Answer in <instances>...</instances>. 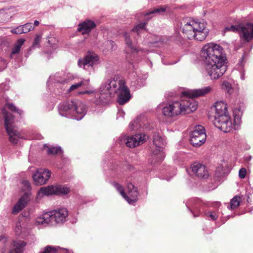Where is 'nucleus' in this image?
Returning <instances> with one entry per match:
<instances>
[{
  "label": "nucleus",
  "instance_id": "38",
  "mask_svg": "<svg viewBox=\"0 0 253 253\" xmlns=\"http://www.w3.org/2000/svg\"><path fill=\"white\" fill-rule=\"evenodd\" d=\"M61 148L59 146L51 147L48 148L47 153L48 154H55L62 153Z\"/></svg>",
  "mask_w": 253,
  "mask_h": 253
},
{
  "label": "nucleus",
  "instance_id": "12",
  "mask_svg": "<svg viewBox=\"0 0 253 253\" xmlns=\"http://www.w3.org/2000/svg\"><path fill=\"white\" fill-rule=\"evenodd\" d=\"M113 185L129 204H133L137 201L138 192L137 188L134 187V185L131 183H128L127 184V194H125L124 188L120 184L114 182Z\"/></svg>",
  "mask_w": 253,
  "mask_h": 253
},
{
  "label": "nucleus",
  "instance_id": "50",
  "mask_svg": "<svg viewBox=\"0 0 253 253\" xmlns=\"http://www.w3.org/2000/svg\"><path fill=\"white\" fill-rule=\"evenodd\" d=\"M221 204L219 202H216L212 204V207L214 208H218L220 206Z\"/></svg>",
  "mask_w": 253,
  "mask_h": 253
},
{
  "label": "nucleus",
  "instance_id": "37",
  "mask_svg": "<svg viewBox=\"0 0 253 253\" xmlns=\"http://www.w3.org/2000/svg\"><path fill=\"white\" fill-rule=\"evenodd\" d=\"M23 34L27 33L34 29V27L32 23H27L22 25Z\"/></svg>",
  "mask_w": 253,
  "mask_h": 253
},
{
  "label": "nucleus",
  "instance_id": "29",
  "mask_svg": "<svg viewBox=\"0 0 253 253\" xmlns=\"http://www.w3.org/2000/svg\"><path fill=\"white\" fill-rule=\"evenodd\" d=\"M41 40H42V35H38V34L36 35V37H35V38L33 42L32 46L31 47H30L28 50L27 53L26 55V57H27L28 56H29L31 52L35 47L39 46V43L41 42Z\"/></svg>",
  "mask_w": 253,
  "mask_h": 253
},
{
  "label": "nucleus",
  "instance_id": "25",
  "mask_svg": "<svg viewBox=\"0 0 253 253\" xmlns=\"http://www.w3.org/2000/svg\"><path fill=\"white\" fill-rule=\"evenodd\" d=\"M25 42V39H19L14 44L13 46L11 48V52L10 55L11 58L15 59L18 58L20 49Z\"/></svg>",
  "mask_w": 253,
  "mask_h": 253
},
{
  "label": "nucleus",
  "instance_id": "40",
  "mask_svg": "<svg viewBox=\"0 0 253 253\" xmlns=\"http://www.w3.org/2000/svg\"><path fill=\"white\" fill-rule=\"evenodd\" d=\"M221 87L222 89L226 91L228 93H230L232 88L231 84L227 81L223 82Z\"/></svg>",
  "mask_w": 253,
  "mask_h": 253
},
{
  "label": "nucleus",
  "instance_id": "56",
  "mask_svg": "<svg viewBox=\"0 0 253 253\" xmlns=\"http://www.w3.org/2000/svg\"><path fill=\"white\" fill-rule=\"evenodd\" d=\"M166 179L168 180V181H169V178H166Z\"/></svg>",
  "mask_w": 253,
  "mask_h": 253
},
{
  "label": "nucleus",
  "instance_id": "52",
  "mask_svg": "<svg viewBox=\"0 0 253 253\" xmlns=\"http://www.w3.org/2000/svg\"><path fill=\"white\" fill-rule=\"evenodd\" d=\"M39 23H39V21H38V20H35V21H34V25H35V26H38V25H39Z\"/></svg>",
  "mask_w": 253,
  "mask_h": 253
},
{
  "label": "nucleus",
  "instance_id": "51",
  "mask_svg": "<svg viewBox=\"0 0 253 253\" xmlns=\"http://www.w3.org/2000/svg\"><path fill=\"white\" fill-rule=\"evenodd\" d=\"M162 62L165 65H173L174 64H175L177 62H165L164 60H162Z\"/></svg>",
  "mask_w": 253,
  "mask_h": 253
},
{
  "label": "nucleus",
  "instance_id": "42",
  "mask_svg": "<svg viewBox=\"0 0 253 253\" xmlns=\"http://www.w3.org/2000/svg\"><path fill=\"white\" fill-rule=\"evenodd\" d=\"M7 66V61L0 57V72L4 70Z\"/></svg>",
  "mask_w": 253,
  "mask_h": 253
},
{
  "label": "nucleus",
  "instance_id": "28",
  "mask_svg": "<svg viewBox=\"0 0 253 253\" xmlns=\"http://www.w3.org/2000/svg\"><path fill=\"white\" fill-rule=\"evenodd\" d=\"M47 42L48 46L51 47L55 48L58 42V40L57 37L53 34H50L46 37Z\"/></svg>",
  "mask_w": 253,
  "mask_h": 253
},
{
  "label": "nucleus",
  "instance_id": "39",
  "mask_svg": "<svg viewBox=\"0 0 253 253\" xmlns=\"http://www.w3.org/2000/svg\"><path fill=\"white\" fill-rule=\"evenodd\" d=\"M6 107L11 111H14L17 113L19 115H22L23 113L21 110L18 109L12 103L6 104Z\"/></svg>",
  "mask_w": 253,
  "mask_h": 253
},
{
  "label": "nucleus",
  "instance_id": "45",
  "mask_svg": "<svg viewBox=\"0 0 253 253\" xmlns=\"http://www.w3.org/2000/svg\"><path fill=\"white\" fill-rule=\"evenodd\" d=\"M105 44L108 46V48L112 49L114 45V42L113 41L109 40L105 42Z\"/></svg>",
  "mask_w": 253,
  "mask_h": 253
},
{
  "label": "nucleus",
  "instance_id": "26",
  "mask_svg": "<svg viewBox=\"0 0 253 253\" xmlns=\"http://www.w3.org/2000/svg\"><path fill=\"white\" fill-rule=\"evenodd\" d=\"M15 232L17 235L24 237L28 233L26 224L22 219L19 220L16 224Z\"/></svg>",
  "mask_w": 253,
  "mask_h": 253
},
{
  "label": "nucleus",
  "instance_id": "48",
  "mask_svg": "<svg viewBox=\"0 0 253 253\" xmlns=\"http://www.w3.org/2000/svg\"><path fill=\"white\" fill-rule=\"evenodd\" d=\"M8 87L6 86V85L4 84H0V91H1L2 90H7V89H8Z\"/></svg>",
  "mask_w": 253,
  "mask_h": 253
},
{
  "label": "nucleus",
  "instance_id": "20",
  "mask_svg": "<svg viewBox=\"0 0 253 253\" xmlns=\"http://www.w3.org/2000/svg\"><path fill=\"white\" fill-rule=\"evenodd\" d=\"M187 207L193 213L194 217H197L200 213L201 201L197 198L189 200L186 204Z\"/></svg>",
  "mask_w": 253,
  "mask_h": 253
},
{
  "label": "nucleus",
  "instance_id": "44",
  "mask_svg": "<svg viewBox=\"0 0 253 253\" xmlns=\"http://www.w3.org/2000/svg\"><path fill=\"white\" fill-rule=\"evenodd\" d=\"M223 168L222 166H219L217 168L215 172L218 176H221L224 174L225 172L223 170Z\"/></svg>",
  "mask_w": 253,
  "mask_h": 253
},
{
  "label": "nucleus",
  "instance_id": "9",
  "mask_svg": "<svg viewBox=\"0 0 253 253\" xmlns=\"http://www.w3.org/2000/svg\"><path fill=\"white\" fill-rule=\"evenodd\" d=\"M146 24V22L141 23L133 28L130 32L124 33L126 44L130 51L132 52H144V49L138 48L137 47V40L135 35L136 34L138 36L140 33V30H142L144 28Z\"/></svg>",
  "mask_w": 253,
  "mask_h": 253
},
{
  "label": "nucleus",
  "instance_id": "34",
  "mask_svg": "<svg viewBox=\"0 0 253 253\" xmlns=\"http://www.w3.org/2000/svg\"><path fill=\"white\" fill-rule=\"evenodd\" d=\"M244 57H245V56L243 55L242 56V59L239 61V62L238 64V69L240 70V73H241L240 78L242 80H244L245 79L244 70H243V67L244 66Z\"/></svg>",
  "mask_w": 253,
  "mask_h": 253
},
{
  "label": "nucleus",
  "instance_id": "5",
  "mask_svg": "<svg viewBox=\"0 0 253 253\" xmlns=\"http://www.w3.org/2000/svg\"><path fill=\"white\" fill-rule=\"evenodd\" d=\"M60 116L78 121L82 120L86 114L85 105L80 101H70L60 103L58 106Z\"/></svg>",
  "mask_w": 253,
  "mask_h": 253
},
{
  "label": "nucleus",
  "instance_id": "32",
  "mask_svg": "<svg viewBox=\"0 0 253 253\" xmlns=\"http://www.w3.org/2000/svg\"><path fill=\"white\" fill-rule=\"evenodd\" d=\"M89 83L88 80H83L78 83L74 84L71 85L67 89L68 92H71L82 85H85L88 84Z\"/></svg>",
  "mask_w": 253,
  "mask_h": 253
},
{
  "label": "nucleus",
  "instance_id": "16",
  "mask_svg": "<svg viewBox=\"0 0 253 253\" xmlns=\"http://www.w3.org/2000/svg\"><path fill=\"white\" fill-rule=\"evenodd\" d=\"M98 61L99 57L96 54L88 51L84 58L79 60L78 65L85 70H89L94 65L98 64Z\"/></svg>",
  "mask_w": 253,
  "mask_h": 253
},
{
  "label": "nucleus",
  "instance_id": "7",
  "mask_svg": "<svg viewBox=\"0 0 253 253\" xmlns=\"http://www.w3.org/2000/svg\"><path fill=\"white\" fill-rule=\"evenodd\" d=\"M242 114L240 110L235 109L233 111L234 124H232L229 115H227L214 119L213 124L215 127L225 133L231 131L232 129L237 130L241 123Z\"/></svg>",
  "mask_w": 253,
  "mask_h": 253
},
{
  "label": "nucleus",
  "instance_id": "46",
  "mask_svg": "<svg viewBox=\"0 0 253 253\" xmlns=\"http://www.w3.org/2000/svg\"><path fill=\"white\" fill-rule=\"evenodd\" d=\"M6 242V239L3 236H0V246L4 245Z\"/></svg>",
  "mask_w": 253,
  "mask_h": 253
},
{
  "label": "nucleus",
  "instance_id": "30",
  "mask_svg": "<svg viewBox=\"0 0 253 253\" xmlns=\"http://www.w3.org/2000/svg\"><path fill=\"white\" fill-rule=\"evenodd\" d=\"M218 210H209L205 211L204 212L205 216L207 218H210L211 220H215L219 216Z\"/></svg>",
  "mask_w": 253,
  "mask_h": 253
},
{
  "label": "nucleus",
  "instance_id": "19",
  "mask_svg": "<svg viewBox=\"0 0 253 253\" xmlns=\"http://www.w3.org/2000/svg\"><path fill=\"white\" fill-rule=\"evenodd\" d=\"M191 171L199 178H207L209 173L206 167L200 163H195L191 166Z\"/></svg>",
  "mask_w": 253,
  "mask_h": 253
},
{
  "label": "nucleus",
  "instance_id": "6",
  "mask_svg": "<svg viewBox=\"0 0 253 253\" xmlns=\"http://www.w3.org/2000/svg\"><path fill=\"white\" fill-rule=\"evenodd\" d=\"M1 111L3 115L4 126L8 136V140L13 144H17L19 140L24 139L25 137L15 125L13 115L7 112L5 108H3Z\"/></svg>",
  "mask_w": 253,
  "mask_h": 253
},
{
  "label": "nucleus",
  "instance_id": "15",
  "mask_svg": "<svg viewBox=\"0 0 253 253\" xmlns=\"http://www.w3.org/2000/svg\"><path fill=\"white\" fill-rule=\"evenodd\" d=\"M70 188L64 185H50L40 188L38 193L39 197L52 194L66 195L70 192Z\"/></svg>",
  "mask_w": 253,
  "mask_h": 253
},
{
  "label": "nucleus",
  "instance_id": "27",
  "mask_svg": "<svg viewBox=\"0 0 253 253\" xmlns=\"http://www.w3.org/2000/svg\"><path fill=\"white\" fill-rule=\"evenodd\" d=\"M26 245V243L23 241H15L13 242L14 249L10 250L9 253H22Z\"/></svg>",
  "mask_w": 253,
  "mask_h": 253
},
{
  "label": "nucleus",
  "instance_id": "54",
  "mask_svg": "<svg viewBox=\"0 0 253 253\" xmlns=\"http://www.w3.org/2000/svg\"><path fill=\"white\" fill-rule=\"evenodd\" d=\"M137 84H138V85L141 86V85L139 84V80H138L139 79V77H138V76H137Z\"/></svg>",
  "mask_w": 253,
  "mask_h": 253
},
{
  "label": "nucleus",
  "instance_id": "8",
  "mask_svg": "<svg viewBox=\"0 0 253 253\" xmlns=\"http://www.w3.org/2000/svg\"><path fill=\"white\" fill-rule=\"evenodd\" d=\"M68 211L65 208L59 209L57 210L51 211L44 213L37 218L36 224L46 226L50 224H63L67 219Z\"/></svg>",
  "mask_w": 253,
  "mask_h": 253
},
{
  "label": "nucleus",
  "instance_id": "36",
  "mask_svg": "<svg viewBox=\"0 0 253 253\" xmlns=\"http://www.w3.org/2000/svg\"><path fill=\"white\" fill-rule=\"evenodd\" d=\"M166 8L161 6L158 8H155L153 10H150L149 12L145 13V15H148L152 14H161L165 12Z\"/></svg>",
  "mask_w": 253,
  "mask_h": 253
},
{
  "label": "nucleus",
  "instance_id": "31",
  "mask_svg": "<svg viewBox=\"0 0 253 253\" xmlns=\"http://www.w3.org/2000/svg\"><path fill=\"white\" fill-rule=\"evenodd\" d=\"M11 17L10 12L7 10L1 9L0 10V23L9 21Z\"/></svg>",
  "mask_w": 253,
  "mask_h": 253
},
{
  "label": "nucleus",
  "instance_id": "33",
  "mask_svg": "<svg viewBox=\"0 0 253 253\" xmlns=\"http://www.w3.org/2000/svg\"><path fill=\"white\" fill-rule=\"evenodd\" d=\"M241 201V197L239 196H234L230 201V206H228L227 208L229 209L234 210L237 208L239 205Z\"/></svg>",
  "mask_w": 253,
  "mask_h": 253
},
{
  "label": "nucleus",
  "instance_id": "14",
  "mask_svg": "<svg viewBox=\"0 0 253 253\" xmlns=\"http://www.w3.org/2000/svg\"><path fill=\"white\" fill-rule=\"evenodd\" d=\"M206 137L204 127L197 126L190 134L189 141L194 147H198L205 142Z\"/></svg>",
  "mask_w": 253,
  "mask_h": 253
},
{
  "label": "nucleus",
  "instance_id": "13",
  "mask_svg": "<svg viewBox=\"0 0 253 253\" xmlns=\"http://www.w3.org/2000/svg\"><path fill=\"white\" fill-rule=\"evenodd\" d=\"M121 144H125L129 148H133L143 144L146 140V136L143 133H137L128 136L126 134L119 137Z\"/></svg>",
  "mask_w": 253,
  "mask_h": 253
},
{
  "label": "nucleus",
  "instance_id": "23",
  "mask_svg": "<svg viewBox=\"0 0 253 253\" xmlns=\"http://www.w3.org/2000/svg\"><path fill=\"white\" fill-rule=\"evenodd\" d=\"M67 80L62 78L61 74L58 73L54 75L51 76L49 78L47 81V84H57V87H60L61 84L62 85V90H64L67 88V85L66 84Z\"/></svg>",
  "mask_w": 253,
  "mask_h": 253
},
{
  "label": "nucleus",
  "instance_id": "18",
  "mask_svg": "<svg viewBox=\"0 0 253 253\" xmlns=\"http://www.w3.org/2000/svg\"><path fill=\"white\" fill-rule=\"evenodd\" d=\"M149 123L144 116H140L129 123V128L130 130L138 131L142 128L148 129Z\"/></svg>",
  "mask_w": 253,
  "mask_h": 253
},
{
  "label": "nucleus",
  "instance_id": "22",
  "mask_svg": "<svg viewBox=\"0 0 253 253\" xmlns=\"http://www.w3.org/2000/svg\"><path fill=\"white\" fill-rule=\"evenodd\" d=\"M213 109L215 111L214 119L223 115H228L227 110V104L222 101L216 102Z\"/></svg>",
  "mask_w": 253,
  "mask_h": 253
},
{
  "label": "nucleus",
  "instance_id": "2",
  "mask_svg": "<svg viewBox=\"0 0 253 253\" xmlns=\"http://www.w3.org/2000/svg\"><path fill=\"white\" fill-rule=\"evenodd\" d=\"M223 48L219 44L209 43L201 51L200 57L204 61L205 70L211 80L222 76L227 70L225 59L222 55Z\"/></svg>",
  "mask_w": 253,
  "mask_h": 253
},
{
  "label": "nucleus",
  "instance_id": "47",
  "mask_svg": "<svg viewBox=\"0 0 253 253\" xmlns=\"http://www.w3.org/2000/svg\"><path fill=\"white\" fill-rule=\"evenodd\" d=\"M22 184L25 186L26 189L29 190L30 187V183L27 180H23L22 181Z\"/></svg>",
  "mask_w": 253,
  "mask_h": 253
},
{
  "label": "nucleus",
  "instance_id": "53",
  "mask_svg": "<svg viewBox=\"0 0 253 253\" xmlns=\"http://www.w3.org/2000/svg\"><path fill=\"white\" fill-rule=\"evenodd\" d=\"M247 160V161H250L252 159V156H249L247 157L246 158Z\"/></svg>",
  "mask_w": 253,
  "mask_h": 253
},
{
  "label": "nucleus",
  "instance_id": "21",
  "mask_svg": "<svg viewBox=\"0 0 253 253\" xmlns=\"http://www.w3.org/2000/svg\"><path fill=\"white\" fill-rule=\"evenodd\" d=\"M29 200L30 194L28 193H25L13 207L12 213L13 214L18 213L26 207Z\"/></svg>",
  "mask_w": 253,
  "mask_h": 253
},
{
  "label": "nucleus",
  "instance_id": "35",
  "mask_svg": "<svg viewBox=\"0 0 253 253\" xmlns=\"http://www.w3.org/2000/svg\"><path fill=\"white\" fill-rule=\"evenodd\" d=\"M57 252V248L51 246H47L42 249L39 253H56Z\"/></svg>",
  "mask_w": 253,
  "mask_h": 253
},
{
  "label": "nucleus",
  "instance_id": "41",
  "mask_svg": "<svg viewBox=\"0 0 253 253\" xmlns=\"http://www.w3.org/2000/svg\"><path fill=\"white\" fill-rule=\"evenodd\" d=\"M11 33L13 34L20 35L23 34L22 25L17 26L16 28L12 29L11 30Z\"/></svg>",
  "mask_w": 253,
  "mask_h": 253
},
{
  "label": "nucleus",
  "instance_id": "4",
  "mask_svg": "<svg viewBox=\"0 0 253 253\" xmlns=\"http://www.w3.org/2000/svg\"><path fill=\"white\" fill-rule=\"evenodd\" d=\"M180 29L185 38L199 41L204 40L209 33L204 22L194 20L190 18H186L181 21Z\"/></svg>",
  "mask_w": 253,
  "mask_h": 253
},
{
  "label": "nucleus",
  "instance_id": "11",
  "mask_svg": "<svg viewBox=\"0 0 253 253\" xmlns=\"http://www.w3.org/2000/svg\"><path fill=\"white\" fill-rule=\"evenodd\" d=\"M153 144L155 148L152 150L151 163L155 164L161 162L164 159L165 155L163 152V147L166 143L159 134L155 133L153 135Z\"/></svg>",
  "mask_w": 253,
  "mask_h": 253
},
{
  "label": "nucleus",
  "instance_id": "49",
  "mask_svg": "<svg viewBox=\"0 0 253 253\" xmlns=\"http://www.w3.org/2000/svg\"><path fill=\"white\" fill-rule=\"evenodd\" d=\"M159 42V41H149V43H150L151 44H152L154 46H158V44H157Z\"/></svg>",
  "mask_w": 253,
  "mask_h": 253
},
{
  "label": "nucleus",
  "instance_id": "1",
  "mask_svg": "<svg viewBox=\"0 0 253 253\" xmlns=\"http://www.w3.org/2000/svg\"><path fill=\"white\" fill-rule=\"evenodd\" d=\"M79 93L87 94L91 97L93 96L94 99L93 101L96 104L101 103L104 99L115 94L117 95V102L121 105L126 103L131 98L129 89L126 85L125 81L118 78L108 79L102 84L99 91L95 90H85Z\"/></svg>",
  "mask_w": 253,
  "mask_h": 253
},
{
  "label": "nucleus",
  "instance_id": "24",
  "mask_svg": "<svg viewBox=\"0 0 253 253\" xmlns=\"http://www.w3.org/2000/svg\"><path fill=\"white\" fill-rule=\"evenodd\" d=\"M95 26L96 25L93 21L86 20L79 25L78 31L81 32L83 35L88 34Z\"/></svg>",
  "mask_w": 253,
  "mask_h": 253
},
{
  "label": "nucleus",
  "instance_id": "43",
  "mask_svg": "<svg viewBox=\"0 0 253 253\" xmlns=\"http://www.w3.org/2000/svg\"><path fill=\"white\" fill-rule=\"evenodd\" d=\"M247 170L244 168H241L239 171V176L240 178H244L246 175Z\"/></svg>",
  "mask_w": 253,
  "mask_h": 253
},
{
  "label": "nucleus",
  "instance_id": "17",
  "mask_svg": "<svg viewBox=\"0 0 253 253\" xmlns=\"http://www.w3.org/2000/svg\"><path fill=\"white\" fill-rule=\"evenodd\" d=\"M51 172L46 169H38L33 174V178L36 185H41L46 183L50 177Z\"/></svg>",
  "mask_w": 253,
  "mask_h": 253
},
{
  "label": "nucleus",
  "instance_id": "10",
  "mask_svg": "<svg viewBox=\"0 0 253 253\" xmlns=\"http://www.w3.org/2000/svg\"><path fill=\"white\" fill-rule=\"evenodd\" d=\"M224 31H232L239 33L240 37L246 42L253 39V24L247 23L240 25H231L225 28Z\"/></svg>",
  "mask_w": 253,
  "mask_h": 253
},
{
  "label": "nucleus",
  "instance_id": "3",
  "mask_svg": "<svg viewBox=\"0 0 253 253\" xmlns=\"http://www.w3.org/2000/svg\"><path fill=\"white\" fill-rule=\"evenodd\" d=\"M212 90V86H207L199 89L184 91L182 94L189 98L166 104L162 109L163 114L168 118H172L180 114L193 112L197 109V103L191 98L204 96L210 93Z\"/></svg>",
  "mask_w": 253,
  "mask_h": 253
},
{
  "label": "nucleus",
  "instance_id": "55",
  "mask_svg": "<svg viewBox=\"0 0 253 253\" xmlns=\"http://www.w3.org/2000/svg\"><path fill=\"white\" fill-rule=\"evenodd\" d=\"M44 147H48V146H47V144H44Z\"/></svg>",
  "mask_w": 253,
  "mask_h": 253
}]
</instances>
